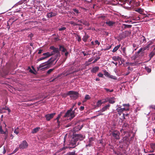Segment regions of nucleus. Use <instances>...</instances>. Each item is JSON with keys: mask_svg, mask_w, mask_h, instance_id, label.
<instances>
[{"mask_svg": "<svg viewBox=\"0 0 155 155\" xmlns=\"http://www.w3.org/2000/svg\"><path fill=\"white\" fill-rule=\"evenodd\" d=\"M74 105L69 110H68L66 113L64 114L63 116V117H68L70 116L71 117L69 119L71 120L73 118H74L75 116V110L76 108H75L74 110H73V108L74 107Z\"/></svg>", "mask_w": 155, "mask_h": 155, "instance_id": "nucleus-3", "label": "nucleus"}, {"mask_svg": "<svg viewBox=\"0 0 155 155\" xmlns=\"http://www.w3.org/2000/svg\"><path fill=\"white\" fill-rule=\"evenodd\" d=\"M64 113V112H61L58 115V116L55 119V120H57V123L58 124V127H59V126L60 125V122L59 120V119L60 118V117L62 116L63 115V114Z\"/></svg>", "mask_w": 155, "mask_h": 155, "instance_id": "nucleus-10", "label": "nucleus"}, {"mask_svg": "<svg viewBox=\"0 0 155 155\" xmlns=\"http://www.w3.org/2000/svg\"><path fill=\"white\" fill-rule=\"evenodd\" d=\"M73 11L74 12H75L76 13L78 14V13H79L78 10L77 9H74Z\"/></svg>", "mask_w": 155, "mask_h": 155, "instance_id": "nucleus-61", "label": "nucleus"}, {"mask_svg": "<svg viewBox=\"0 0 155 155\" xmlns=\"http://www.w3.org/2000/svg\"><path fill=\"white\" fill-rule=\"evenodd\" d=\"M123 139L124 142L126 143H127L129 141L128 138L127 136H125L123 137Z\"/></svg>", "mask_w": 155, "mask_h": 155, "instance_id": "nucleus-21", "label": "nucleus"}, {"mask_svg": "<svg viewBox=\"0 0 155 155\" xmlns=\"http://www.w3.org/2000/svg\"><path fill=\"white\" fill-rule=\"evenodd\" d=\"M116 110L118 113H122L123 112L121 106H119L117 108Z\"/></svg>", "mask_w": 155, "mask_h": 155, "instance_id": "nucleus-26", "label": "nucleus"}, {"mask_svg": "<svg viewBox=\"0 0 155 155\" xmlns=\"http://www.w3.org/2000/svg\"><path fill=\"white\" fill-rule=\"evenodd\" d=\"M69 23L71 24V25H73L74 26V25L75 22L73 21H71L69 22Z\"/></svg>", "mask_w": 155, "mask_h": 155, "instance_id": "nucleus-59", "label": "nucleus"}, {"mask_svg": "<svg viewBox=\"0 0 155 155\" xmlns=\"http://www.w3.org/2000/svg\"><path fill=\"white\" fill-rule=\"evenodd\" d=\"M140 39H141V40L140 41V42H141V43H143V42L145 43L146 41L145 38L143 36H142L140 37Z\"/></svg>", "mask_w": 155, "mask_h": 155, "instance_id": "nucleus-27", "label": "nucleus"}, {"mask_svg": "<svg viewBox=\"0 0 155 155\" xmlns=\"http://www.w3.org/2000/svg\"><path fill=\"white\" fill-rule=\"evenodd\" d=\"M56 114L55 113H53L50 114H48L45 115V117L48 121L50 120L51 119L53 118L54 116Z\"/></svg>", "mask_w": 155, "mask_h": 155, "instance_id": "nucleus-8", "label": "nucleus"}, {"mask_svg": "<svg viewBox=\"0 0 155 155\" xmlns=\"http://www.w3.org/2000/svg\"><path fill=\"white\" fill-rule=\"evenodd\" d=\"M129 113L126 114H124V113L123 114V119H125V117H128L129 115Z\"/></svg>", "mask_w": 155, "mask_h": 155, "instance_id": "nucleus-38", "label": "nucleus"}, {"mask_svg": "<svg viewBox=\"0 0 155 155\" xmlns=\"http://www.w3.org/2000/svg\"><path fill=\"white\" fill-rule=\"evenodd\" d=\"M122 110L123 112L124 111H127L129 110V108H127V107L122 108Z\"/></svg>", "mask_w": 155, "mask_h": 155, "instance_id": "nucleus-44", "label": "nucleus"}, {"mask_svg": "<svg viewBox=\"0 0 155 155\" xmlns=\"http://www.w3.org/2000/svg\"><path fill=\"white\" fill-rule=\"evenodd\" d=\"M56 15V14L53 12L48 13L47 14V16L48 18H51Z\"/></svg>", "mask_w": 155, "mask_h": 155, "instance_id": "nucleus-15", "label": "nucleus"}, {"mask_svg": "<svg viewBox=\"0 0 155 155\" xmlns=\"http://www.w3.org/2000/svg\"><path fill=\"white\" fill-rule=\"evenodd\" d=\"M132 46L134 48H136L134 49L135 51L136 50L137 48V45L136 44L134 43L133 44Z\"/></svg>", "mask_w": 155, "mask_h": 155, "instance_id": "nucleus-52", "label": "nucleus"}, {"mask_svg": "<svg viewBox=\"0 0 155 155\" xmlns=\"http://www.w3.org/2000/svg\"><path fill=\"white\" fill-rule=\"evenodd\" d=\"M155 52L153 51L151 52L149 55L150 58V60L151 58L155 55Z\"/></svg>", "mask_w": 155, "mask_h": 155, "instance_id": "nucleus-22", "label": "nucleus"}, {"mask_svg": "<svg viewBox=\"0 0 155 155\" xmlns=\"http://www.w3.org/2000/svg\"><path fill=\"white\" fill-rule=\"evenodd\" d=\"M128 124H124L123 125V127H127L128 126Z\"/></svg>", "mask_w": 155, "mask_h": 155, "instance_id": "nucleus-64", "label": "nucleus"}, {"mask_svg": "<svg viewBox=\"0 0 155 155\" xmlns=\"http://www.w3.org/2000/svg\"><path fill=\"white\" fill-rule=\"evenodd\" d=\"M58 50L60 52V51H61L62 52H64L67 50L63 46L61 45H59V48H58Z\"/></svg>", "mask_w": 155, "mask_h": 155, "instance_id": "nucleus-13", "label": "nucleus"}, {"mask_svg": "<svg viewBox=\"0 0 155 155\" xmlns=\"http://www.w3.org/2000/svg\"><path fill=\"white\" fill-rule=\"evenodd\" d=\"M54 68L50 69H49L47 72V74H50L54 70Z\"/></svg>", "mask_w": 155, "mask_h": 155, "instance_id": "nucleus-33", "label": "nucleus"}, {"mask_svg": "<svg viewBox=\"0 0 155 155\" xmlns=\"http://www.w3.org/2000/svg\"><path fill=\"white\" fill-rule=\"evenodd\" d=\"M115 98L114 97H113L111 98H107V101L109 102L111 104H113L115 102Z\"/></svg>", "mask_w": 155, "mask_h": 155, "instance_id": "nucleus-12", "label": "nucleus"}, {"mask_svg": "<svg viewBox=\"0 0 155 155\" xmlns=\"http://www.w3.org/2000/svg\"><path fill=\"white\" fill-rule=\"evenodd\" d=\"M112 59L115 61H119L120 58L119 56H114L112 57Z\"/></svg>", "mask_w": 155, "mask_h": 155, "instance_id": "nucleus-23", "label": "nucleus"}, {"mask_svg": "<svg viewBox=\"0 0 155 155\" xmlns=\"http://www.w3.org/2000/svg\"><path fill=\"white\" fill-rule=\"evenodd\" d=\"M69 54V52H68L67 51L65 52V55L66 56V58L65 59V60L67 58V57L68 55V54Z\"/></svg>", "mask_w": 155, "mask_h": 155, "instance_id": "nucleus-47", "label": "nucleus"}, {"mask_svg": "<svg viewBox=\"0 0 155 155\" xmlns=\"http://www.w3.org/2000/svg\"><path fill=\"white\" fill-rule=\"evenodd\" d=\"M97 112H99V113L97 115V116H99L100 115H104V113H103L102 112H101V110H98Z\"/></svg>", "mask_w": 155, "mask_h": 155, "instance_id": "nucleus-34", "label": "nucleus"}, {"mask_svg": "<svg viewBox=\"0 0 155 155\" xmlns=\"http://www.w3.org/2000/svg\"><path fill=\"white\" fill-rule=\"evenodd\" d=\"M39 127H37L34 128L32 131L31 133L32 134H35L37 132L40 130Z\"/></svg>", "mask_w": 155, "mask_h": 155, "instance_id": "nucleus-18", "label": "nucleus"}, {"mask_svg": "<svg viewBox=\"0 0 155 155\" xmlns=\"http://www.w3.org/2000/svg\"><path fill=\"white\" fill-rule=\"evenodd\" d=\"M77 36L78 38V41L79 42H80L81 40V36L78 34L77 35Z\"/></svg>", "mask_w": 155, "mask_h": 155, "instance_id": "nucleus-39", "label": "nucleus"}, {"mask_svg": "<svg viewBox=\"0 0 155 155\" xmlns=\"http://www.w3.org/2000/svg\"><path fill=\"white\" fill-rule=\"evenodd\" d=\"M94 138L93 137H90L89 139V141L88 142V144L86 145V147H90L93 146L94 141Z\"/></svg>", "mask_w": 155, "mask_h": 155, "instance_id": "nucleus-9", "label": "nucleus"}, {"mask_svg": "<svg viewBox=\"0 0 155 155\" xmlns=\"http://www.w3.org/2000/svg\"><path fill=\"white\" fill-rule=\"evenodd\" d=\"M68 154L69 155H77L75 153V152H69L68 153Z\"/></svg>", "mask_w": 155, "mask_h": 155, "instance_id": "nucleus-42", "label": "nucleus"}, {"mask_svg": "<svg viewBox=\"0 0 155 155\" xmlns=\"http://www.w3.org/2000/svg\"><path fill=\"white\" fill-rule=\"evenodd\" d=\"M67 95H69L71 99L75 100L78 97L79 94L78 92L71 91L67 93Z\"/></svg>", "mask_w": 155, "mask_h": 155, "instance_id": "nucleus-4", "label": "nucleus"}, {"mask_svg": "<svg viewBox=\"0 0 155 155\" xmlns=\"http://www.w3.org/2000/svg\"><path fill=\"white\" fill-rule=\"evenodd\" d=\"M49 49L52 50V51L51 53L48 52L45 53L43 54V55L45 56L46 59L54 54V58H50L47 62L45 63V64H41L38 67V69L43 67L49 68L54 61L61 56L60 53L59 52L58 48H56L54 46H51L49 47Z\"/></svg>", "mask_w": 155, "mask_h": 155, "instance_id": "nucleus-1", "label": "nucleus"}, {"mask_svg": "<svg viewBox=\"0 0 155 155\" xmlns=\"http://www.w3.org/2000/svg\"><path fill=\"white\" fill-rule=\"evenodd\" d=\"M110 78L114 80H116L117 79V78L115 77H114L113 76H110Z\"/></svg>", "mask_w": 155, "mask_h": 155, "instance_id": "nucleus-63", "label": "nucleus"}, {"mask_svg": "<svg viewBox=\"0 0 155 155\" xmlns=\"http://www.w3.org/2000/svg\"><path fill=\"white\" fill-rule=\"evenodd\" d=\"M76 20L78 21L79 22L82 23L83 20L81 19V20H78L76 18Z\"/></svg>", "mask_w": 155, "mask_h": 155, "instance_id": "nucleus-58", "label": "nucleus"}, {"mask_svg": "<svg viewBox=\"0 0 155 155\" xmlns=\"http://www.w3.org/2000/svg\"><path fill=\"white\" fill-rule=\"evenodd\" d=\"M123 106L125 107H127V108H129V107H130V104H123Z\"/></svg>", "mask_w": 155, "mask_h": 155, "instance_id": "nucleus-37", "label": "nucleus"}, {"mask_svg": "<svg viewBox=\"0 0 155 155\" xmlns=\"http://www.w3.org/2000/svg\"><path fill=\"white\" fill-rule=\"evenodd\" d=\"M89 36L88 35H87L85 33V35L82 38V40L84 42H86L87 41V40L89 38Z\"/></svg>", "mask_w": 155, "mask_h": 155, "instance_id": "nucleus-16", "label": "nucleus"}, {"mask_svg": "<svg viewBox=\"0 0 155 155\" xmlns=\"http://www.w3.org/2000/svg\"><path fill=\"white\" fill-rule=\"evenodd\" d=\"M143 50L142 49V48H140L139 50L137 51V53L138 54H139L140 52H143Z\"/></svg>", "mask_w": 155, "mask_h": 155, "instance_id": "nucleus-57", "label": "nucleus"}, {"mask_svg": "<svg viewBox=\"0 0 155 155\" xmlns=\"http://www.w3.org/2000/svg\"><path fill=\"white\" fill-rule=\"evenodd\" d=\"M82 23L85 25L89 26L90 25L89 23L86 20H83Z\"/></svg>", "mask_w": 155, "mask_h": 155, "instance_id": "nucleus-28", "label": "nucleus"}, {"mask_svg": "<svg viewBox=\"0 0 155 155\" xmlns=\"http://www.w3.org/2000/svg\"><path fill=\"white\" fill-rule=\"evenodd\" d=\"M84 98L86 100H88L90 99L91 97L88 95H86L85 97Z\"/></svg>", "mask_w": 155, "mask_h": 155, "instance_id": "nucleus-40", "label": "nucleus"}, {"mask_svg": "<svg viewBox=\"0 0 155 155\" xmlns=\"http://www.w3.org/2000/svg\"><path fill=\"white\" fill-rule=\"evenodd\" d=\"M131 27L132 25H131L123 24L122 26V28L123 29V30H124L127 28H130Z\"/></svg>", "mask_w": 155, "mask_h": 155, "instance_id": "nucleus-17", "label": "nucleus"}, {"mask_svg": "<svg viewBox=\"0 0 155 155\" xmlns=\"http://www.w3.org/2000/svg\"><path fill=\"white\" fill-rule=\"evenodd\" d=\"M18 127H17L16 129H15L14 132L16 134H18L19 133V131H18Z\"/></svg>", "mask_w": 155, "mask_h": 155, "instance_id": "nucleus-36", "label": "nucleus"}, {"mask_svg": "<svg viewBox=\"0 0 155 155\" xmlns=\"http://www.w3.org/2000/svg\"><path fill=\"white\" fill-rule=\"evenodd\" d=\"M74 137L73 138V142H71L69 144V148H74L76 146V142L78 140L81 141L83 140L85 138V136L81 134H73Z\"/></svg>", "mask_w": 155, "mask_h": 155, "instance_id": "nucleus-2", "label": "nucleus"}, {"mask_svg": "<svg viewBox=\"0 0 155 155\" xmlns=\"http://www.w3.org/2000/svg\"><path fill=\"white\" fill-rule=\"evenodd\" d=\"M106 25L109 26H112L114 25L115 22L113 21H108L105 22Z\"/></svg>", "mask_w": 155, "mask_h": 155, "instance_id": "nucleus-14", "label": "nucleus"}, {"mask_svg": "<svg viewBox=\"0 0 155 155\" xmlns=\"http://www.w3.org/2000/svg\"><path fill=\"white\" fill-rule=\"evenodd\" d=\"M145 69L148 73L150 72L151 71V69L148 67H146Z\"/></svg>", "mask_w": 155, "mask_h": 155, "instance_id": "nucleus-31", "label": "nucleus"}, {"mask_svg": "<svg viewBox=\"0 0 155 155\" xmlns=\"http://www.w3.org/2000/svg\"><path fill=\"white\" fill-rule=\"evenodd\" d=\"M150 147L153 150L155 149V143H151L150 144Z\"/></svg>", "mask_w": 155, "mask_h": 155, "instance_id": "nucleus-30", "label": "nucleus"}, {"mask_svg": "<svg viewBox=\"0 0 155 155\" xmlns=\"http://www.w3.org/2000/svg\"><path fill=\"white\" fill-rule=\"evenodd\" d=\"M84 109V106H81L80 107V108L79 109L80 110H81V111H82Z\"/></svg>", "mask_w": 155, "mask_h": 155, "instance_id": "nucleus-60", "label": "nucleus"}, {"mask_svg": "<svg viewBox=\"0 0 155 155\" xmlns=\"http://www.w3.org/2000/svg\"><path fill=\"white\" fill-rule=\"evenodd\" d=\"M66 29V27H62L60 28H59L58 30L59 31H63L65 30Z\"/></svg>", "mask_w": 155, "mask_h": 155, "instance_id": "nucleus-41", "label": "nucleus"}, {"mask_svg": "<svg viewBox=\"0 0 155 155\" xmlns=\"http://www.w3.org/2000/svg\"><path fill=\"white\" fill-rule=\"evenodd\" d=\"M111 46H107L106 48L104 49V51H107V50L109 49H110L111 48Z\"/></svg>", "mask_w": 155, "mask_h": 155, "instance_id": "nucleus-45", "label": "nucleus"}, {"mask_svg": "<svg viewBox=\"0 0 155 155\" xmlns=\"http://www.w3.org/2000/svg\"><path fill=\"white\" fill-rule=\"evenodd\" d=\"M0 133L1 134H6V131H4L2 129H2L1 130H0Z\"/></svg>", "mask_w": 155, "mask_h": 155, "instance_id": "nucleus-46", "label": "nucleus"}, {"mask_svg": "<svg viewBox=\"0 0 155 155\" xmlns=\"http://www.w3.org/2000/svg\"><path fill=\"white\" fill-rule=\"evenodd\" d=\"M135 11L136 12L140 13V14H142L143 12V10L141 9H137Z\"/></svg>", "mask_w": 155, "mask_h": 155, "instance_id": "nucleus-32", "label": "nucleus"}, {"mask_svg": "<svg viewBox=\"0 0 155 155\" xmlns=\"http://www.w3.org/2000/svg\"><path fill=\"white\" fill-rule=\"evenodd\" d=\"M131 33V32L129 31H125L121 33L120 34L119 37L120 39H122L123 38H125L129 35Z\"/></svg>", "mask_w": 155, "mask_h": 155, "instance_id": "nucleus-6", "label": "nucleus"}, {"mask_svg": "<svg viewBox=\"0 0 155 155\" xmlns=\"http://www.w3.org/2000/svg\"><path fill=\"white\" fill-rule=\"evenodd\" d=\"M110 106V104H108L105 106L100 110L101 111L103 112L107 110H109Z\"/></svg>", "mask_w": 155, "mask_h": 155, "instance_id": "nucleus-11", "label": "nucleus"}, {"mask_svg": "<svg viewBox=\"0 0 155 155\" xmlns=\"http://www.w3.org/2000/svg\"><path fill=\"white\" fill-rule=\"evenodd\" d=\"M104 89L106 90V91L107 92L110 91V92H112L114 91V90L113 89H112L110 90L109 89L107 88H105Z\"/></svg>", "mask_w": 155, "mask_h": 155, "instance_id": "nucleus-48", "label": "nucleus"}, {"mask_svg": "<svg viewBox=\"0 0 155 155\" xmlns=\"http://www.w3.org/2000/svg\"><path fill=\"white\" fill-rule=\"evenodd\" d=\"M98 76L100 77H102L103 76V74L101 73H99L98 74Z\"/></svg>", "mask_w": 155, "mask_h": 155, "instance_id": "nucleus-54", "label": "nucleus"}, {"mask_svg": "<svg viewBox=\"0 0 155 155\" xmlns=\"http://www.w3.org/2000/svg\"><path fill=\"white\" fill-rule=\"evenodd\" d=\"M120 133L117 130H115L112 131L110 134L114 139L116 140L120 139Z\"/></svg>", "mask_w": 155, "mask_h": 155, "instance_id": "nucleus-5", "label": "nucleus"}, {"mask_svg": "<svg viewBox=\"0 0 155 155\" xmlns=\"http://www.w3.org/2000/svg\"><path fill=\"white\" fill-rule=\"evenodd\" d=\"M94 42L95 44H97L98 45H99L100 44V43L98 41V40H96Z\"/></svg>", "mask_w": 155, "mask_h": 155, "instance_id": "nucleus-56", "label": "nucleus"}, {"mask_svg": "<svg viewBox=\"0 0 155 155\" xmlns=\"http://www.w3.org/2000/svg\"><path fill=\"white\" fill-rule=\"evenodd\" d=\"M102 101L100 100L98 101L96 104V106L97 107H100L102 104Z\"/></svg>", "mask_w": 155, "mask_h": 155, "instance_id": "nucleus-29", "label": "nucleus"}, {"mask_svg": "<svg viewBox=\"0 0 155 155\" xmlns=\"http://www.w3.org/2000/svg\"><path fill=\"white\" fill-rule=\"evenodd\" d=\"M104 75L105 76H109V73L108 72L106 71L105 72Z\"/></svg>", "mask_w": 155, "mask_h": 155, "instance_id": "nucleus-62", "label": "nucleus"}, {"mask_svg": "<svg viewBox=\"0 0 155 155\" xmlns=\"http://www.w3.org/2000/svg\"><path fill=\"white\" fill-rule=\"evenodd\" d=\"M120 45H119L116 46H115L114 48L113 49L112 52H116L120 48Z\"/></svg>", "mask_w": 155, "mask_h": 155, "instance_id": "nucleus-24", "label": "nucleus"}, {"mask_svg": "<svg viewBox=\"0 0 155 155\" xmlns=\"http://www.w3.org/2000/svg\"><path fill=\"white\" fill-rule=\"evenodd\" d=\"M45 59L46 58H45V57L44 56V57H41V58L38 59L37 60V61H41L42 60H44V59Z\"/></svg>", "mask_w": 155, "mask_h": 155, "instance_id": "nucleus-43", "label": "nucleus"}, {"mask_svg": "<svg viewBox=\"0 0 155 155\" xmlns=\"http://www.w3.org/2000/svg\"><path fill=\"white\" fill-rule=\"evenodd\" d=\"M28 146V144L25 140L23 141L19 145V148L21 149L26 148Z\"/></svg>", "mask_w": 155, "mask_h": 155, "instance_id": "nucleus-7", "label": "nucleus"}, {"mask_svg": "<svg viewBox=\"0 0 155 155\" xmlns=\"http://www.w3.org/2000/svg\"><path fill=\"white\" fill-rule=\"evenodd\" d=\"M81 52L83 54L84 56L87 55L89 54L88 53H85L84 51H83Z\"/></svg>", "mask_w": 155, "mask_h": 155, "instance_id": "nucleus-55", "label": "nucleus"}, {"mask_svg": "<svg viewBox=\"0 0 155 155\" xmlns=\"http://www.w3.org/2000/svg\"><path fill=\"white\" fill-rule=\"evenodd\" d=\"M27 0H21L18 2V4L19 5L22 4L23 3L25 2H27Z\"/></svg>", "mask_w": 155, "mask_h": 155, "instance_id": "nucleus-35", "label": "nucleus"}, {"mask_svg": "<svg viewBox=\"0 0 155 155\" xmlns=\"http://www.w3.org/2000/svg\"><path fill=\"white\" fill-rule=\"evenodd\" d=\"M98 18H101L103 19H104L105 18V16L103 15H101L98 17Z\"/></svg>", "mask_w": 155, "mask_h": 155, "instance_id": "nucleus-50", "label": "nucleus"}, {"mask_svg": "<svg viewBox=\"0 0 155 155\" xmlns=\"http://www.w3.org/2000/svg\"><path fill=\"white\" fill-rule=\"evenodd\" d=\"M100 58V57L97 58L95 59L94 61L92 62V63H94L96 62Z\"/></svg>", "mask_w": 155, "mask_h": 155, "instance_id": "nucleus-53", "label": "nucleus"}, {"mask_svg": "<svg viewBox=\"0 0 155 155\" xmlns=\"http://www.w3.org/2000/svg\"><path fill=\"white\" fill-rule=\"evenodd\" d=\"M149 107L150 109H152L155 110V105H151L149 106Z\"/></svg>", "mask_w": 155, "mask_h": 155, "instance_id": "nucleus-49", "label": "nucleus"}, {"mask_svg": "<svg viewBox=\"0 0 155 155\" xmlns=\"http://www.w3.org/2000/svg\"><path fill=\"white\" fill-rule=\"evenodd\" d=\"M99 69V68L98 67H95L93 68L91 70V72L92 73H95Z\"/></svg>", "mask_w": 155, "mask_h": 155, "instance_id": "nucleus-19", "label": "nucleus"}, {"mask_svg": "<svg viewBox=\"0 0 155 155\" xmlns=\"http://www.w3.org/2000/svg\"><path fill=\"white\" fill-rule=\"evenodd\" d=\"M83 127V125H82L80 127V128H79L78 127H74L73 129V131L74 132H75V131L80 130H81V129Z\"/></svg>", "mask_w": 155, "mask_h": 155, "instance_id": "nucleus-20", "label": "nucleus"}, {"mask_svg": "<svg viewBox=\"0 0 155 155\" xmlns=\"http://www.w3.org/2000/svg\"><path fill=\"white\" fill-rule=\"evenodd\" d=\"M150 45H151V44H150V43L149 44H147V45H146L143 48H142L143 51H144L145 50H147V49L148 50V48H149V47Z\"/></svg>", "mask_w": 155, "mask_h": 155, "instance_id": "nucleus-25", "label": "nucleus"}, {"mask_svg": "<svg viewBox=\"0 0 155 155\" xmlns=\"http://www.w3.org/2000/svg\"><path fill=\"white\" fill-rule=\"evenodd\" d=\"M33 34L32 33H30L28 35V37H30V38L31 39L32 38L33 36Z\"/></svg>", "mask_w": 155, "mask_h": 155, "instance_id": "nucleus-51", "label": "nucleus"}]
</instances>
